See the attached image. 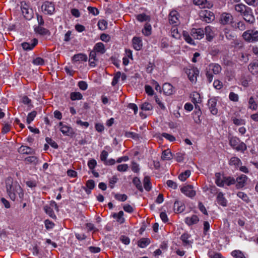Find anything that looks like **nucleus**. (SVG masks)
<instances>
[{
  "instance_id": "1",
  "label": "nucleus",
  "mask_w": 258,
  "mask_h": 258,
  "mask_svg": "<svg viewBox=\"0 0 258 258\" xmlns=\"http://www.w3.org/2000/svg\"><path fill=\"white\" fill-rule=\"evenodd\" d=\"M5 183L7 194L11 200L14 201L17 195L20 199H23L24 191L17 181H14L13 178L9 176L6 179Z\"/></svg>"
},
{
  "instance_id": "2",
  "label": "nucleus",
  "mask_w": 258,
  "mask_h": 258,
  "mask_svg": "<svg viewBox=\"0 0 258 258\" xmlns=\"http://www.w3.org/2000/svg\"><path fill=\"white\" fill-rule=\"evenodd\" d=\"M230 145L237 151L244 152L247 149L246 145L236 137L229 138Z\"/></svg>"
},
{
  "instance_id": "3",
  "label": "nucleus",
  "mask_w": 258,
  "mask_h": 258,
  "mask_svg": "<svg viewBox=\"0 0 258 258\" xmlns=\"http://www.w3.org/2000/svg\"><path fill=\"white\" fill-rule=\"evenodd\" d=\"M219 23L221 25H229L231 27L233 23L234 17L233 15L228 12H223L220 14L219 19Z\"/></svg>"
},
{
  "instance_id": "4",
  "label": "nucleus",
  "mask_w": 258,
  "mask_h": 258,
  "mask_svg": "<svg viewBox=\"0 0 258 258\" xmlns=\"http://www.w3.org/2000/svg\"><path fill=\"white\" fill-rule=\"evenodd\" d=\"M242 37L248 42L258 41V31L251 29L246 30L243 32Z\"/></svg>"
},
{
  "instance_id": "5",
  "label": "nucleus",
  "mask_w": 258,
  "mask_h": 258,
  "mask_svg": "<svg viewBox=\"0 0 258 258\" xmlns=\"http://www.w3.org/2000/svg\"><path fill=\"white\" fill-rule=\"evenodd\" d=\"M52 208H54V209L57 212L59 211L58 206H57V203L54 201H51L50 202L49 205H45L43 207V210L45 213L47 215H48L50 217H51L53 219L55 220L56 219L57 217L54 212Z\"/></svg>"
},
{
  "instance_id": "6",
  "label": "nucleus",
  "mask_w": 258,
  "mask_h": 258,
  "mask_svg": "<svg viewBox=\"0 0 258 258\" xmlns=\"http://www.w3.org/2000/svg\"><path fill=\"white\" fill-rule=\"evenodd\" d=\"M42 11L46 15H52L55 11V5L53 2L45 1L41 6Z\"/></svg>"
},
{
  "instance_id": "7",
  "label": "nucleus",
  "mask_w": 258,
  "mask_h": 258,
  "mask_svg": "<svg viewBox=\"0 0 258 258\" xmlns=\"http://www.w3.org/2000/svg\"><path fill=\"white\" fill-rule=\"evenodd\" d=\"M59 130L64 136H72L75 134L73 128L70 126L63 124L62 122H59L58 123Z\"/></svg>"
},
{
  "instance_id": "8",
  "label": "nucleus",
  "mask_w": 258,
  "mask_h": 258,
  "mask_svg": "<svg viewBox=\"0 0 258 258\" xmlns=\"http://www.w3.org/2000/svg\"><path fill=\"white\" fill-rule=\"evenodd\" d=\"M241 16L243 19L249 24H253L255 22V18L250 8L247 9V10Z\"/></svg>"
},
{
  "instance_id": "9",
  "label": "nucleus",
  "mask_w": 258,
  "mask_h": 258,
  "mask_svg": "<svg viewBox=\"0 0 258 258\" xmlns=\"http://www.w3.org/2000/svg\"><path fill=\"white\" fill-rule=\"evenodd\" d=\"M38 40L37 38H33L31 43L24 42L21 43V46L25 51L32 50L38 44Z\"/></svg>"
},
{
  "instance_id": "10",
  "label": "nucleus",
  "mask_w": 258,
  "mask_h": 258,
  "mask_svg": "<svg viewBox=\"0 0 258 258\" xmlns=\"http://www.w3.org/2000/svg\"><path fill=\"white\" fill-rule=\"evenodd\" d=\"M217 99L216 97L209 99L208 101V105L211 113L213 115H216L218 113V109L216 107Z\"/></svg>"
},
{
  "instance_id": "11",
  "label": "nucleus",
  "mask_w": 258,
  "mask_h": 258,
  "mask_svg": "<svg viewBox=\"0 0 258 258\" xmlns=\"http://www.w3.org/2000/svg\"><path fill=\"white\" fill-rule=\"evenodd\" d=\"M190 35L195 39H201L205 35V32L202 28H192L191 30Z\"/></svg>"
},
{
  "instance_id": "12",
  "label": "nucleus",
  "mask_w": 258,
  "mask_h": 258,
  "mask_svg": "<svg viewBox=\"0 0 258 258\" xmlns=\"http://www.w3.org/2000/svg\"><path fill=\"white\" fill-rule=\"evenodd\" d=\"M188 77L190 81L192 82H195L197 81V76H199V71L196 68H193L188 70L186 72Z\"/></svg>"
},
{
  "instance_id": "13",
  "label": "nucleus",
  "mask_w": 258,
  "mask_h": 258,
  "mask_svg": "<svg viewBox=\"0 0 258 258\" xmlns=\"http://www.w3.org/2000/svg\"><path fill=\"white\" fill-rule=\"evenodd\" d=\"M181 191L186 196L192 198L196 195V191L193 190L192 185H186L181 188Z\"/></svg>"
},
{
  "instance_id": "14",
  "label": "nucleus",
  "mask_w": 258,
  "mask_h": 258,
  "mask_svg": "<svg viewBox=\"0 0 258 258\" xmlns=\"http://www.w3.org/2000/svg\"><path fill=\"white\" fill-rule=\"evenodd\" d=\"M203 20L207 23H210L213 21L215 19V15L213 12L209 11H205L202 13Z\"/></svg>"
},
{
  "instance_id": "15",
  "label": "nucleus",
  "mask_w": 258,
  "mask_h": 258,
  "mask_svg": "<svg viewBox=\"0 0 258 258\" xmlns=\"http://www.w3.org/2000/svg\"><path fill=\"white\" fill-rule=\"evenodd\" d=\"M247 179V177L244 174H242L238 176L236 180L237 188H241L244 186L246 181Z\"/></svg>"
},
{
  "instance_id": "16",
  "label": "nucleus",
  "mask_w": 258,
  "mask_h": 258,
  "mask_svg": "<svg viewBox=\"0 0 258 258\" xmlns=\"http://www.w3.org/2000/svg\"><path fill=\"white\" fill-rule=\"evenodd\" d=\"M18 152L22 154L30 155L35 153V151L32 148L22 145L18 150Z\"/></svg>"
},
{
  "instance_id": "17",
  "label": "nucleus",
  "mask_w": 258,
  "mask_h": 258,
  "mask_svg": "<svg viewBox=\"0 0 258 258\" xmlns=\"http://www.w3.org/2000/svg\"><path fill=\"white\" fill-rule=\"evenodd\" d=\"M34 31L36 34L41 36L50 35V32L49 30L42 27L36 26L34 28Z\"/></svg>"
},
{
  "instance_id": "18",
  "label": "nucleus",
  "mask_w": 258,
  "mask_h": 258,
  "mask_svg": "<svg viewBox=\"0 0 258 258\" xmlns=\"http://www.w3.org/2000/svg\"><path fill=\"white\" fill-rule=\"evenodd\" d=\"M164 93L166 95H170L174 92L173 87L170 83H164L162 86Z\"/></svg>"
},
{
  "instance_id": "19",
  "label": "nucleus",
  "mask_w": 258,
  "mask_h": 258,
  "mask_svg": "<svg viewBox=\"0 0 258 258\" xmlns=\"http://www.w3.org/2000/svg\"><path fill=\"white\" fill-rule=\"evenodd\" d=\"M204 32L207 40L209 41H212L214 37V33L212 30V27L210 26L206 27Z\"/></svg>"
},
{
  "instance_id": "20",
  "label": "nucleus",
  "mask_w": 258,
  "mask_h": 258,
  "mask_svg": "<svg viewBox=\"0 0 258 258\" xmlns=\"http://www.w3.org/2000/svg\"><path fill=\"white\" fill-rule=\"evenodd\" d=\"M133 46L137 50H140L142 47V41L141 38L135 37L132 40Z\"/></svg>"
},
{
  "instance_id": "21",
  "label": "nucleus",
  "mask_w": 258,
  "mask_h": 258,
  "mask_svg": "<svg viewBox=\"0 0 258 258\" xmlns=\"http://www.w3.org/2000/svg\"><path fill=\"white\" fill-rule=\"evenodd\" d=\"M124 213L122 211H120L118 213H114L112 214V217L115 219L119 224H123L125 219L123 217Z\"/></svg>"
},
{
  "instance_id": "22",
  "label": "nucleus",
  "mask_w": 258,
  "mask_h": 258,
  "mask_svg": "<svg viewBox=\"0 0 258 258\" xmlns=\"http://www.w3.org/2000/svg\"><path fill=\"white\" fill-rule=\"evenodd\" d=\"M216 200L219 205L223 207H226L227 206V200L225 199L224 194L222 192L218 193Z\"/></svg>"
},
{
  "instance_id": "23",
  "label": "nucleus",
  "mask_w": 258,
  "mask_h": 258,
  "mask_svg": "<svg viewBox=\"0 0 258 258\" xmlns=\"http://www.w3.org/2000/svg\"><path fill=\"white\" fill-rule=\"evenodd\" d=\"M93 50L96 51V52L100 53V54H104L106 51L104 45L102 42L96 43Z\"/></svg>"
},
{
  "instance_id": "24",
  "label": "nucleus",
  "mask_w": 258,
  "mask_h": 258,
  "mask_svg": "<svg viewBox=\"0 0 258 258\" xmlns=\"http://www.w3.org/2000/svg\"><path fill=\"white\" fill-rule=\"evenodd\" d=\"M231 27L235 30H239L240 31H244L246 29V25L244 22L242 21H239L238 22L235 23L233 21V23L231 26Z\"/></svg>"
},
{
  "instance_id": "25",
  "label": "nucleus",
  "mask_w": 258,
  "mask_h": 258,
  "mask_svg": "<svg viewBox=\"0 0 258 258\" xmlns=\"http://www.w3.org/2000/svg\"><path fill=\"white\" fill-rule=\"evenodd\" d=\"M199 221L198 217L196 215H193L191 217H186L184 221L188 225H191L197 223Z\"/></svg>"
},
{
  "instance_id": "26",
  "label": "nucleus",
  "mask_w": 258,
  "mask_h": 258,
  "mask_svg": "<svg viewBox=\"0 0 258 258\" xmlns=\"http://www.w3.org/2000/svg\"><path fill=\"white\" fill-rule=\"evenodd\" d=\"M178 20V13L176 11H171L169 15V21L171 24H176Z\"/></svg>"
},
{
  "instance_id": "27",
  "label": "nucleus",
  "mask_w": 258,
  "mask_h": 258,
  "mask_svg": "<svg viewBox=\"0 0 258 258\" xmlns=\"http://www.w3.org/2000/svg\"><path fill=\"white\" fill-rule=\"evenodd\" d=\"M88 59V57L86 54L83 53H78L75 54L72 58V60L75 62L79 61H86Z\"/></svg>"
},
{
  "instance_id": "28",
  "label": "nucleus",
  "mask_w": 258,
  "mask_h": 258,
  "mask_svg": "<svg viewBox=\"0 0 258 258\" xmlns=\"http://www.w3.org/2000/svg\"><path fill=\"white\" fill-rule=\"evenodd\" d=\"M249 7L243 4H239L235 5L234 6L235 10L242 15Z\"/></svg>"
},
{
  "instance_id": "29",
  "label": "nucleus",
  "mask_w": 258,
  "mask_h": 258,
  "mask_svg": "<svg viewBox=\"0 0 258 258\" xmlns=\"http://www.w3.org/2000/svg\"><path fill=\"white\" fill-rule=\"evenodd\" d=\"M174 209L177 212L181 213L184 210L185 206L182 202L176 201L174 204Z\"/></svg>"
},
{
  "instance_id": "30",
  "label": "nucleus",
  "mask_w": 258,
  "mask_h": 258,
  "mask_svg": "<svg viewBox=\"0 0 258 258\" xmlns=\"http://www.w3.org/2000/svg\"><path fill=\"white\" fill-rule=\"evenodd\" d=\"M24 161L27 164H32L36 165L38 164L39 159L36 156H29L24 159Z\"/></svg>"
},
{
  "instance_id": "31",
  "label": "nucleus",
  "mask_w": 258,
  "mask_h": 258,
  "mask_svg": "<svg viewBox=\"0 0 258 258\" xmlns=\"http://www.w3.org/2000/svg\"><path fill=\"white\" fill-rule=\"evenodd\" d=\"M193 3L195 5L200 6L201 8H209L211 4L207 0H193Z\"/></svg>"
},
{
  "instance_id": "32",
  "label": "nucleus",
  "mask_w": 258,
  "mask_h": 258,
  "mask_svg": "<svg viewBox=\"0 0 258 258\" xmlns=\"http://www.w3.org/2000/svg\"><path fill=\"white\" fill-rule=\"evenodd\" d=\"M190 237V235L188 233H185L181 235L180 239L183 243L184 246L191 245V244L192 243L191 241L188 240Z\"/></svg>"
},
{
  "instance_id": "33",
  "label": "nucleus",
  "mask_w": 258,
  "mask_h": 258,
  "mask_svg": "<svg viewBox=\"0 0 258 258\" xmlns=\"http://www.w3.org/2000/svg\"><path fill=\"white\" fill-rule=\"evenodd\" d=\"M209 69L212 71L213 74L217 75L221 72L222 68L218 63H212L209 65Z\"/></svg>"
},
{
  "instance_id": "34",
  "label": "nucleus",
  "mask_w": 258,
  "mask_h": 258,
  "mask_svg": "<svg viewBox=\"0 0 258 258\" xmlns=\"http://www.w3.org/2000/svg\"><path fill=\"white\" fill-rule=\"evenodd\" d=\"M150 242L151 241L149 238H142L138 241V245L141 248H144L148 245Z\"/></svg>"
},
{
  "instance_id": "35",
  "label": "nucleus",
  "mask_w": 258,
  "mask_h": 258,
  "mask_svg": "<svg viewBox=\"0 0 258 258\" xmlns=\"http://www.w3.org/2000/svg\"><path fill=\"white\" fill-rule=\"evenodd\" d=\"M201 110H194L192 113V117L195 121V122L197 124H200L201 122V120L200 119V117L202 115Z\"/></svg>"
},
{
  "instance_id": "36",
  "label": "nucleus",
  "mask_w": 258,
  "mask_h": 258,
  "mask_svg": "<svg viewBox=\"0 0 258 258\" xmlns=\"http://www.w3.org/2000/svg\"><path fill=\"white\" fill-rule=\"evenodd\" d=\"M70 97L71 100H80L83 99L82 94L79 92H73L70 93Z\"/></svg>"
},
{
  "instance_id": "37",
  "label": "nucleus",
  "mask_w": 258,
  "mask_h": 258,
  "mask_svg": "<svg viewBox=\"0 0 258 258\" xmlns=\"http://www.w3.org/2000/svg\"><path fill=\"white\" fill-rule=\"evenodd\" d=\"M248 108L253 110H256L257 108V105L255 102V99L253 96H251L248 100Z\"/></svg>"
},
{
  "instance_id": "38",
  "label": "nucleus",
  "mask_w": 258,
  "mask_h": 258,
  "mask_svg": "<svg viewBox=\"0 0 258 258\" xmlns=\"http://www.w3.org/2000/svg\"><path fill=\"white\" fill-rule=\"evenodd\" d=\"M215 183L220 187L224 186V177L222 178L221 175L220 173H216L215 174Z\"/></svg>"
},
{
  "instance_id": "39",
  "label": "nucleus",
  "mask_w": 258,
  "mask_h": 258,
  "mask_svg": "<svg viewBox=\"0 0 258 258\" xmlns=\"http://www.w3.org/2000/svg\"><path fill=\"white\" fill-rule=\"evenodd\" d=\"M161 158L163 160H169L172 158V153L169 149L163 151Z\"/></svg>"
},
{
  "instance_id": "40",
  "label": "nucleus",
  "mask_w": 258,
  "mask_h": 258,
  "mask_svg": "<svg viewBox=\"0 0 258 258\" xmlns=\"http://www.w3.org/2000/svg\"><path fill=\"white\" fill-rule=\"evenodd\" d=\"M191 101L194 103H200L202 101L200 95L197 92H194L191 95Z\"/></svg>"
},
{
  "instance_id": "41",
  "label": "nucleus",
  "mask_w": 258,
  "mask_h": 258,
  "mask_svg": "<svg viewBox=\"0 0 258 258\" xmlns=\"http://www.w3.org/2000/svg\"><path fill=\"white\" fill-rule=\"evenodd\" d=\"M24 17L28 20H31L33 18V12L32 10L29 9H25L22 11Z\"/></svg>"
},
{
  "instance_id": "42",
  "label": "nucleus",
  "mask_w": 258,
  "mask_h": 258,
  "mask_svg": "<svg viewBox=\"0 0 258 258\" xmlns=\"http://www.w3.org/2000/svg\"><path fill=\"white\" fill-rule=\"evenodd\" d=\"M248 70L253 74L256 75L258 74V63H251L248 66Z\"/></svg>"
},
{
  "instance_id": "43",
  "label": "nucleus",
  "mask_w": 258,
  "mask_h": 258,
  "mask_svg": "<svg viewBox=\"0 0 258 258\" xmlns=\"http://www.w3.org/2000/svg\"><path fill=\"white\" fill-rule=\"evenodd\" d=\"M183 37L185 41L190 44L195 45L194 40L190 36L187 32L183 31L182 32Z\"/></svg>"
},
{
  "instance_id": "44",
  "label": "nucleus",
  "mask_w": 258,
  "mask_h": 258,
  "mask_svg": "<svg viewBox=\"0 0 258 258\" xmlns=\"http://www.w3.org/2000/svg\"><path fill=\"white\" fill-rule=\"evenodd\" d=\"M133 183L136 186L137 188L140 191H143V188L141 182L139 178L136 177L133 179Z\"/></svg>"
},
{
  "instance_id": "45",
  "label": "nucleus",
  "mask_w": 258,
  "mask_h": 258,
  "mask_svg": "<svg viewBox=\"0 0 258 258\" xmlns=\"http://www.w3.org/2000/svg\"><path fill=\"white\" fill-rule=\"evenodd\" d=\"M37 115V112L35 110L29 113L26 118V122L27 124H30L34 119Z\"/></svg>"
},
{
  "instance_id": "46",
  "label": "nucleus",
  "mask_w": 258,
  "mask_h": 258,
  "mask_svg": "<svg viewBox=\"0 0 258 258\" xmlns=\"http://www.w3.org/2000/svg\"><path fill=\"white\" fill-rule=\"evenodd\" d=\"M144 186L146 190L150 191L151 189L150 177L145 176L144 178Z\"/></svg>"
},
{
  "instance_id": "47",
  "label": "nucleus",
  "mask_w": 258,
  "mask_h": 258,
  "mask_svg": "<svg viewBox=\"0 0 258 258\" xmlns=\"http://www.w3.org/2000/svg\"><path fill=\"white\" fill-rule=\"evenodd\" d=\"M191 174V172L189 170H187L183 172L180 173L178 176V178L182 181H185Z\"/></svg>"
},
{
  "instance_id": "48",
  "label": "nucleus",
  "mask_w": 258,
  "mask_h": 258,
  "mask_svg": "<svg viewBox=\"0 0 258 258\" xmlns=\"http://www.w3.org/2000/svg\"><path fill=\"white\" fill-rule=\"evenodd\" d=\"M136 18L140 22L149 21L150 20V17L144 13L137 15Z\"/></svg>"
},
{
  "instance_id": "49",
  "label": "nucleus",
  "mask_w": 258,
  "mask_h": 258,
  "mask_svg": "<svg viewBox=\"0 0 258 258\" xmlns=\"http://www.w3.org/2000/svg\"><path fill=\"white\" fill-rule=\"evenodd\" d=\"M237 196L238 197L242 199L243 201L246 202V203H248L250 202V200L248 197V196L243 192L239 191L237 194Z\"/></svg>"
},
{
  "instance_id": "50",
  "label": "nucleus",
  "mask_w": 258,
  "mask_h": 258,
  "mask_svg": "<svg viewBox=\"0 0 258 258\" xmlns=\"http://www.w3.org/2000/svg\"><path fill=\"white\" fill-rule=\"evenodd\" d=\"M236 183V180L232 177H224V185L226 184L229 186L231 184H234Z\"/></svg>"
},
{
  "instance_id": "51",
  "label": "nucleus",
  "mask_w": 258,
  "mask_h": 258,
  "mask_svg": "<svg viewBox=\"0 0 258 258\" xmlns=\"http://www.w3.org/2000/svg\"><path fill=\"white\" fill-rule=\"evenodd\" d=\"M151 26L148 23H146L144 29L142 30V33L146 36H149L151 33Z\"/></svg>"
},
{
  "instance_id": "52",
  "label": "nucleus",
  "mask_w": 258,
  "mask_h": 258,
  "mask_svg": "<svg viewBox=\"0 0 258 258\" xmlns=\"http://www.w3.org/2000/svg\"><path fill=\"white\" fill-rule=\"evenodd\" d=\"M32 63L36 66H43L45 64V60L40 57H37L32 61Z\"/></svg>"
},
{
  "instance_id": "53",
  "label": "nucleus",
  "mask_w": 258,
  "mask_h": 258,
  "mask_svg": "<svg viewBox=\"0 0 258 258\" xmlns=\"http://www.w3.org/2000/svg\"><path fill=\"white\" fill-rule=\"evenodd\" d=\"M241 163L240 160L236 157H232L229 160V165H234L236 167L238 166Z\"/></svg>"
},
{
  "instance_id": "54",
  "label": "nucleus",
  "mask_w": 258,
  "mask_h": 258,
  "mask_svg": "<svg viewBox=\"0 0 258 258\" xmlns=\"http://www.w3.org/2000/svg\"><path fill=\"white\" fill-rule=\"evenodd\" d=\"M231 255L235 258H246L243 252L239 250H233Z\"/></svg>"
},
{
  "instance_id": "55",
  "label": "nucleus",
  "mask_w": 258,
  "mask_h": 258,
  "mask_svg": "<svg viewBox=\"0 0 258 258\" xmlns=\"http://www.w3.org/2000/svg\"><path fill=\"white\" fill-rule=\"evenodd\" d=\"M22 102L24 104L27 105L29 107H33V105L32 104L31 100L27 96H24L22 97Z\"/></svg>"
},
{
  "instance_id": "56",
  "label": "nucleus",
  "mask_w": 258,
  "mask_h": 258,
  "mask_svg": "<svg viewBox=\"0 0 258 258\" xmlns=\"http://www.w3.org/2000/svg\"><path fill=\"white\" fill-rule=\"evenodd\" d=\"M45 141L48 144H49L51 147L53 148L54 149H56L58 148L57 144L51 138L46 137L45 138Z\"/></svg>"
},
{
  "instance_id": "57",
  "label": "nucleus",
  "mask_w": 258,
  "mask_h": 258,
  "mask_svg": "<svg viewBox=\"0 0 258 258\" xmlns=\"http://www.w3.org/2000/svg\"><path fill=\"white\" fill-rule=\"evenodd\" d=\"M114 197L120 202H124L127 199V196L125 194H115Z\"/></svg>"
},
{
  "instance_id": "58",
  "label": "nucleus",
  "mask_w": 258,
  "mask_h": 258,
  "mask_svg": "<svg viewBox=\"0 0 258 258\" xmlns=\"http://www.w3.org/2000/svg\"><path fill=\"white\" fill-rule=\"evenodd\" d=\"M153 108L152 105L148 102H144L141 105V109L143 110L149 111Z\"/></svg>"
},
{
  "instance_id": "59",
  "label": "nucleus",
  "mask_w": 258,
  "mask_h": 258,
  "mask_svg": "<svg viewBox=\"0 0 258 258\" xmlns=\"http://www.w3.org/2000/svg\"><path fill=\"white\" fill-rule=\"evenodd\" d=\"M171 35L175 39H179L180 38V34L178 32V29L176 27H173L171 30Z\"/></svg>"
},
{
  "instance_id": "60",
  "label": "nucleus",
  "mask_w": 258,
  "mask_h": 258,
  "mask_svg": "<svg viewBox=\"0 0 258 258\" xmlns=\"http://www.w3.org/2000/svg\"><path fill=\"white\" fill-rule=\"evenodd\" d=\"M223 32L224 33V35L226 38L228 40H230L233 39L234 35L231 32H230V31L228 28H224L223 30Z\"/></svg>"
},
{
  "instance_id": "61",
  "label": "nucleus",
  "mask_w": 258,
  "mask_h": 258,
  "mask_svg": "<svg viewBox=\"0 0 258 258\" xmlns=\"http://www.w3.org/2000/svg\"><path fill=\"white\" fill-rule=\"evenodd\" d=\"M44 223L45 224V227L47 230L52 229L55 226L54 223L49 219L45 220Z\"/></svg>"
},
{
  "instance_id": "62",
  "label": "nucleus",
  "mask_w": 258,
  "mask_h": 258,
  "mask_svg": "<svg viewBox=\"0 0 258 258\" xmlns=\"http://www.w3.org/2000/svg\"><path fill=\"white\" fill-rule=\"evenodd\" d=\"M120 78V72H118L115 73V75L114 76L111 85L112 86H115L117 83L118 82L119 79Z\"/></svg>"
},
{
  "instance_id": "63",
  "label": "nucleus",
  "mask_w": 258,
  "mask_h": 258,
  "mask_svg": "<svg viewBox=\"0 0 258 258\" xmlns=\"http://www.w3.org/2000/svg\"><path fill=\"white\" fill-rule=\"evenodd\" d=\"M131 169L135 173H138L140 171L139 165L135 161L132 162Z\"/></svg>"
},
{
  "instance_id": "64",
  "label": "nucleus",
  "mask_w": 258,
  "mask_h": 258,
  "mask_svg": "<svg viewBox=\"0 0 258 258\" xmlns=\"http://www.w3.org/2000/svg\"><path fill=\"white\" fill-rule=\"evenodd\" d=\"M241 85L245 87L248 86L249 83L250 81V78L249 77H243L241 79Z\"/></svg>"
}]
</instances>
